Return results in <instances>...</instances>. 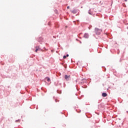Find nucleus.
Masks as SVG:
<instances>
[{
  "mask_svg": "<svg viewBox=\"0 0 128 128\" xmlns=\"http://www.w3.org/2000/svg\"><path fill=\"white\" fill-rule=\"evenodd\" d=\"M88 14H92V13H90V11L88 12Z\"/></svg>",
  "mask_w": 128,
  "mask_h": 128,
  "instance_id": "obj_10",
  "label": "nucleus"
},
{
  "mask_svg": "<svg viewBox=\"0 0 128 128\" xmlns=\"http://www.w3.org/2000/svg\"><path fill=\"white\" fill-rule=\"evenodd\" d=\"M20 122V120H16V122Z\"/></svg>",
  "mask_w": 128,
  "mask_h": 128,
  "instance_id": "obj_8",
  "label": "nucleus"
},
{
  "mask_svg": "<svg viewBox=\"0 0 128 128\" xmlns=\"http://www.w3.org/2000/svg\"><path fill=\"white\" fill-rule=\"evenodd\" d=\"M67 8H70L69 6H68L67 7Z\"/></svg>",
  "mask_w": 128,
  "mask_h": 128,
  "instance_id": "obj_12",
  "label": "nucleus"
},
{
  "mask_svg": "<svg viewBox=\"0 0 128 128\" xmlns=\"http://www.w3.org/2000/svg\"><path fill=\"white\" fill-rule=\"evenodd\" d=\"M108 94H106V93H102V96H104V98H106V96H107Z\"/></svg>",
  "mask_w": 128,
  "mask_h": 128,
  "instance_id": "obj_5",
  "label": "nucleus"
},
{
  "mask_svg": "<svg viewBox=\"0 0 128 128\" xmlns=\"http://www.w3.org/2000/svg\"><path fill=\"white\" fill-rule=\"evenodd\" d=\"M40 50V47L36 46V52H37L38 50Z\"/></svg>",
  "mask_w": 128,
  "mask_h": 128,
  "instance_id": "obj_6",
  "label": "nucleus"
},
{
  "mask_svg": "<svg viewBox=\"0 0 128 128\" xmlns=\"http://www.w3.org/2000/svg\"><path fill=\"white\" fill-rule=\"evenodd\" d=\"M125 2H128V0H124Z\"/></svg>",
  "mask_w": 128,
  "mask_h": 128,
  "instance_id": "obj_13",
  "label": "nucleus"
},
{
  "mask_svg": "<svg viewBox=\"0 0 128 128\" xmlns=\"http://www.w3.org/2000/svg\"><path fill=\"white\" fill-rule=\"evenodd\" d=\"M88 34L86 33L84 34V38H88Z\"/></svg>",
  "mask_w": 128,
  "mask_h": 128,
  "instance_id": "obj_4",
  "label": "nucleus"
},
{
  "mask_svg": "<svg viewBox=\"0 0 128 128\" xmlns=\"http://www.w3.org/2000/svg\"><path fill=\"white\" fill-rule=\"evenodd\" d=\"M46 80H48V82H50V79L48 78H46Z\"/></svg>",
  "mask_w": 128,
  "mask_h": 128,
  "instance_id": "obj_7",
  "label": "nucleus"
},
{
  "mask_svg": "<svg viewBox=\"0 0 128 128\" xmlns=\"http://www.w3.org/2000/svg\"><path fill=\"white\" fill-rule=\"evenodd\" d=\"M70 76L66 75L64 76L65 80H70Z\"/></svg>",
  "mask_w": 128,
  "mask_h": 128,
  "instance_id": "obj_2",
  "label": "nucleus"
},
{
  "mask_svg": "<svg viewBox=\"0 0 128 128\" xmlns=\"http://www.w3.org/2000/svg\"><path fill=\"white\" fill-rule=\"evenodd\" d=\"M66 56H67V57L68 56V54H66Z\"/></svg>",
  "mask_w": 128,
  "mask_h": 128,
  "instance_id": "obj_11",
  "label": "nucleus"
},
{
  "mask_svg": "<svg viewBox=\"0 0 128 128\" xmlns=\"http://www.w3.org/2000/svg\"><path fill=\"white\" fill-rule=\"evenodd\" d=\"M102 32V30L98 28H95V32L96 34H100V32Z\"/></svg>",
  "mask_w": 128,
  "mask_h": 128,
  "instance_id": "obj_1",
  "label": "nucleus"
},
{
  "mask_svg": "<svg viewBox=\"0 0 128 128\" xmlns=\"http://www.w3.org/2000/svg\"><path fill=\"white\" fill-rule=\"evenodd\" d=\"M63 58H66V56H64Z\"/></svg>",
  "mask_w": 128,
  "mask_h": 128,
  "instance_id": "obj_9",
  "label": "nucleus"
},
{
  "mask_svg": "<svg viewBox=\"0 0 128 128\" xmlns=\"http://www.w3.org/2000/svg\"><path fill=\"white\" fill-rule=\"evenodd\" d=\"M71 12H72V14H76V12H78V10H71Z\"/></svg>",
  "mask_w": 128,
  "mask_h": 128,
  "instance_id": "obj_3",
  "label": "nucleus"
},
{
  "mask_svg": "<svg viewBox=\"0 0 128 128\" xmlns=\"http://www.w3.org/2000/svg\"><path fill=\"white\" fill-rule=\"evenodd\" d=\"M52 52H53L52 50Z\"/></svg>",
  "mask_w": 128,
  "mask_h": 128,
  "instance_id": "obj_14",
  "label": "nucleus"
}]
</instances>
